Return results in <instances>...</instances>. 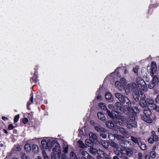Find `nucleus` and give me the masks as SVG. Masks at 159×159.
<instances>
[{"mask_svg":"<svg viewBox=\"0 0 159 159\" xmlns=\"http://www.w3.org/2000/svg\"><path fill=\"white\" fill-rule=\"evenodd\" d=\"M115 96L123 103V107H122L120 103L119 102H117L116 103V109L118 111H120L126 114H129L130 113H131L133 115H134L135 113L139 112V110L137 107H135L134 109L131 107L132 105H134V103H131L127 97L120 94L118 93L115 94Z\"/></svg>","mask_w":159,"mask_h":159,"instance_id":"1","label":"nucleus"},{"mask_svg":"<svg viewBox=\"0 0 159 159\" xmlns=\"http://www.w3.org/2000/svg\"><path fill=\"white\" fill-rule=\"evenodd\" d=\"M41 143L43 148L49 152H50L53 148L52 152L51 154V159L60 158L61 155L60 146L59 144L55 141L46 138L41 140Z\"/></svg>","mask_w":159,"mask_h":159,"instance_id":"2","label":"nucleus"},{"mask_svg":"<svg viewBox=\"0 0 159 159\" xmlns=\"http://www.w3.org/2000/svg\"><path fill=\"white\" fill-rule=\"evenodd\" d=\"M115 112H117L115 111H112L111 112L109 110H107V113L108 116L111 118L114 119L120 125L123 126L127 123V127L129 129L137 126V123L135 121V118L134 117H129V118L126 119L124 116L115 114Z\"/></svg>","mask_w":159,"mask_h":159,"instance_id":"3","label":"nucleus"},{"mask_svg":"<svg viewBox=\"0 0 159 159\" xmlns=\"http://www.w3.org/2000/svg\"><path fill=\"white\" fill-rule=\"evenodd\" d=\"M155 118L154 115H152L151 112L149 110H144V114L142 117L143 120L146 122L151 123L152 122V120Z\"/></svg>","mask_w":159,"mask_h":159,"instance_id":"4","label":"nucleus"},{"mask_svg":"<svg viewBox=\"0 0 159 159\" xmlns=\"http://www.w3.org/2000/svg\"><path fill=\"white\" fill-rule=\"evenodd\" d=\"M136 82L139 88L144 92L147 91V87L145 81L140 77H138L136 78Z\"/></svg>","mask_w":159,"mask_h":159,"instance_id":"5","label":"nucleus"},{"mask_svg":"<svg viewBox=\"0 0 159 159\" xmlns=\"http://www.w3.org/2000/svg\"><path fill=\"white\" fill-rule=\"evenodd\" d=\"M124 89H125L126 94H128L132 91H133V92H134V90L137 89V88L136 83L133 82L132 84H127L125 87H124Z\"/></svg>","mask_w":159,"mask_h":159,"instance_id":"6","label":"nucleus"},{"mask_svg":"<svg viewBox=\"0 0 159 159\" xmlns=\"http://www.w3.org/2000/svg\"><path fill=\"white\" fill-rule=\"evenodd\" d=\"M126 84V80L125 78H122L120 80V81H117L115 82V86L116 87L121 91L124 89V86Z\"/></svg>","mask_w":159,"mask_h":159,"instance_id":"7","label":"nucleus"},{"mask_svg":"<svg viewBox=\"0 0 159 159\" xmlns=\"http://www.w3.org/2000/svg\"><path fill=\"white\" fill-rule=\"evenodd\" d=\"M90 152L93 155H95L96 153H98V155L101 156V157H103L105 156V153H104V152L102 151L101 150L99 149L97 150V149L94 148H91L89 150Z\"/></svg>","mask_w":159,"mask_h":159,"instance_id":"8","label":"nucleus"},{"mask_svg":"<svg viewBox=\"0 0 159 159\" xmlns=\"http://www.w3.org/2000/svg\"><path fill=\"white\" fill-rule=\"evenodd\" d=\"M118 128L116 129V130H115L114 132L115 133H117L118 130H119V131L124 135L125 136L126 138H129L130 136L129 134L127 133L126 130L122 127H120L118 126Z\"/></svg>","mask_w":159,"mask_h":159,"instance_id":"9","label":"nucleus"},{"mask_svg":"<svg viewBox=\"0 0 159 159\" xmlns=\"http://www.w3.org/2000/svg\"><path fill=\"white\" fill-rule=\"evenodd\" d=\"M151 75L153 76L156 73L157 70V67L156 63L155 61H152L151 64Z\"/></svg>","mask_w":159,"mask_h":159,"instance_id":"10","label":"nucleus"},{"mask_svg":"<svg viewBox=\"0 0 159 159\" xmlns=\"http://www.w3.org/2000/svg\"><path fill=\"white\" fill-rule=\"evenodd\" d=\"M106 126L109 129H112L113 130L115 131L116 130V129L118 128V126L116 125H114V124L111 121H107L106 122Z\"/></svg>","mask_w":159,"mask_h":159,"instance_id":"11","label":"nucleus"},{"mask_svg":"<svg viewBox=\"0 0 159 159\" xmlns=\"http://www.w3.org/2000/svg\"><path fill=\"white\" fill-rule=\"evenodd\" d=\"M120 151L122 153L126 154L129 157H131L132 155L133 152L130 150H127L125 148L123 147L120 148Z\"/></svg>","mask_w":159,"mask_h":159,"instance_id":"12","label":"nucleus"},{"mask_svg":"<svg viewBox=\"0 0 159 159\" xmlns=\"http://www.w3.org/2000/svg\"><path fill=\"white\" fill-rule=\"evenodd\" d=\"M105 97L106 100L110 102H112L113 100V96L110 93H106L105 95Z\"/></svg>","mask_w":159,"mask_h":159,"instance_id":"13","label":"nucleus"},{"mask_svg":"<svg viewBox=\"0 0 159 159\" xmlns=\"http://www.w3.org/2000/svg\"><path fill=\"white\" fill-rule=\"evenodd\" d=\"M97 116L98 119L103 121L106 120V118L104 114L101 112H98L97 113Z\"/></svg>","mask_w":159,"mask_h":159,"instance_id":"14","label":"nucleus"},{"mask_svg":"<svg viewBox=\"0 0 159 159\" xmlns=\"http://www.w3.org/2000/svg\"><path fill=\"white\" fill-rule=\"evenodd\" d=\"M133 93L134 100L136 101H138L139 100V95L138 89L134 90Z\"/></svg>","mask_w":159,"mask_h":159,"instance_id":"15","label":"nucleus"},{"mask_svg":"<svg viewBox=\"0 0 159 159\" xmlns=\"http://www.w3.org/2000/svg\"><path fill=\"white\" fill-rule=\"evenodd\" d=\"M131 140L135 143L139 145V143L141 142V139L139 138L134 137L133 136H130Z\"/></svg>","mask_w":159,"mask_h":159,"instance_id":"16","label":"nucleus"},{"mask_svg":"<svg viewBox=\"0 0 159 159\" xmlns=\"http://www.w3.org/2000/svg\"><path fill=\"white\" fill-rule=\"evenodd\" d=\"M153 79L152 81V84H154L155 85H157L159 83V79L157 76L156 75L153 76Z\"/></svg>","mask_w":159,"mask_h":159,"instance_id":"17","label":"nucleus"},{"mask_svg":"<svg viewBox=\"0 0 159 159\" xmlns=\"http://www.w3.org/2000/svg\"><path fill=\"white\" fill-rule=\"evenodd\" d=\"M89 135L90 137V139L92 141H95V140L97 139V136L94 133L92 132H90L89 133Z\"/></svg>","mask_w":159,"mask_h":159,"instance_id":"18","label":"nucleus"},{"mask_svg":"<svg viewBox=\"0 0 159 159\" xmlns=\"http://www.w3.org/2000/svg\"><path fill=\"white\" fill-rule=\"evenodd\" d=\"M139 104L142 107H144L147 105V102L145 99H140L139 102Z\"/></svg>","mask_w":159,"mask_h":159,"instance_id":"19","label":"nucleus"},{"mask_svg":"<svg viewBox=\"0 0 159 159\" xmlns=\"http://www.w3.org/2000/svg\"><path fill=\"white\" fill-rule=\"evenodd\" d=\"M24 148L25 150L28 152L31 151V148L30 145L29 143H27L25 145Z\"/></svg>","mask_w":159,"mask_h":159,"instance_id":"20","label":"nucleus"},{"mask_svg":"<svg viewBox=\"0 0 159 159\" xmlns=\"http://www.w3.org/2000/svg\"><path fill=\"white\" fill-rule=\"evenodd\" d=\"M98 106L101 109L104 110H106L107 111V110H108V109H107L106 105L104 103L102 102H100L99 103Z\"/></svg>","mask_w":159,"mask_h":159,"instance_id":"21","label":"nucleus"},{"mask_svg":"<svg viewBox=\"0 0 159 159\" xmlns=\"http://www.w3.org/2000/svg\"><path fill=\"white\" fill-rule=\"evenodd\" d=\"M139 146L141 149L143 150H145L146 149L147 146L146 145L145 143H142L141 141L139 143Z\"/></svg>","mask_w":159,"mask_h":159,"instance_id":"22","label":"nucleus"},{"mask_svg":"<svg viewBox=\"0 0 159 159\" xmlns=\"http://www.w3.org/2000/svg\"><path fill=\"white\" fill-rule=\"evenodd\" d=\"M95 129L98 132H103L105 131V129L104 128H102L101 126H95Z\"/></svg>","mask_w":159,"mask_h":159,"instance_id":"23","label":"nucleus"},{"mask_svg":"<svg viewBox=\"0 0 159 159\" xmlns=\"http://www.w3.org/2000/svg\"><path fill=\"white\" fill-rule=\"evenodd\" d=\"M149 104L148 106L151 107V106H153V104H155L154 103V101L151 98H148L147 100Z\"/></svg>","mask_w":159,"mask_h":159,"instance_id":"24","label":"nucleus"},{"mask_svg":"<svg viewBox=\"0 0 159 159\" xmlns=\"http://www.w3.org/2000/svg\"><path fill=\"white\" fill-rule=\"evenodd\" d=\"M32 150L34 152H37L39 150L38 146L35 144H33L32 146Z\"/></svg>","mask_w":159,"mask_h":159,"instance_id":"25","label":"nucleus"},{"mask_svg":"<svg viewBox=\"0 0 159 159\" xmlns=\"http://www.w3.org/2000/svg\"><path fill=\"white\" fill-rule=\"evenodd\" d=\"M109 144L110 146L115 148H116L117 149L119 148V146L116 143L113 141L110 142Z\"/></svg>","mask_w":159,"mask_h":159,"instance_id":"26","label":"nucleus"},{"mask_svg":"<svg viewBox=\"0 0 159 159\" xmlns=\"http://www.w3.org/2000/svg\"><path fill=\"white\" fill-rule=\"evenodd\" d=\"M115 136L116 137V138L119 140H122L124 141L125 139V138L124 136L121 135H119L117 134H115Z\"/></svg>","mask_w":159,"mask_h":159,"instance_id":"27","label":"nucleus"},{"mask_svg":"<svg viewBox=\"0 0 159 159\" xmlns=\"http://www.w3.org/2000/svg\"><path fill=\"white\" fill-rule=\"evenodd\" d=\"M83 157L84 159H88L89 158V154L85 151H84L82 152Z\"/></svg>","mask_w":159,"mask_h":159,"instance_id":"28","label":"nucleus"},{"mask_svg":"<svg viewBox=\"0 0 159 159\" xmlns=\"http://www.w3.org/2000/svg\"><path fill=\"white\" fill-rule=\"evenodd\" d=\"M78 146L80 148H84L86 147L84 144L81 140H79L78 142Z\"/></svg>","mask_w":159,"mask_h":159,"instance_id":"29","label":"nucleus"},{"mask_svg":"<svg viewBox=\"0 0 159 159\" xmlns=\"http://www.w3.org/2000/svg\"><path fill=\"white\" fill-rule=\"evenodd\" d=\"M102 143V146L105 148H107L109 146L108 143L105 140H103Z\"/></svg>","mask_w":159,"mask_h":159,"instance_id":"30","label":"nucleus"},{"mask_svg":"<svg viewBox=\"0 0 159 159\" xmlns=\"http://www.w3.org/2000/svg\"><path fill=\"white\" fill-rule=\"evenodd\" d=\"M115 134L113 135L111 133L108 134V138L110 140L112 141L114 140L115 139Z\"/></svg>","mask_w":159,"mask_h":159,"instance_id":"31","label":"nucleus"},{"mask_svg":"<svg viewBox=\"0 0 159 159\" xmlns=\"http://www.w3.org/2000/svg\"><path fill=\"white\" fill-rule=\"evenodd\" d=\"M92 142L91 140L86 139L85 141L86 144L88 146H91L92 145Z\"/></svg>","mask_w":159,"mask_h":159,"instance_id":"32","label":"nucleus"},{"mask_svg":"<svg viewBox=\"0 0 159 159\" xmlns=\"http://www.w3.org/2000/svg\"><path fill=\"white\" fill-rule=\"evenodd\" d=\"M152 109L155 110L157 111H159V107L157 106L155 104H153V106H151Z\"/></svg>","mask_w":159,"mask_h":159,"instance_id":"33","label":"nucleus"},{"mask_svg":"<svg viewBox=\"0 0 159 159\" xmlns=\"http://www.w3.org/2000/svg\"><path fill=\"white\" fill-rule=\"evenodd\" d=\"M150 156L152 158H154L156 156L155 152L154 151H151L150 152Z\"/></svg>","mask_w":159,"mask_h":159,"instance_id":"34","label":"nucleus"},{"mask_svg":"<svg viewBox=\"0 0 159 159\" xmlns=\"http://www.w3.org/2000/svg\"><path fill=\"white\" fill-rule=\"evenodd\" d=\"M33 96L32 95L30 98V102H28L27 104V107H28L33 102Z\"/></svg>","mask_w":159,"mask_h":159,"instance_id":"35","label":"nucleus"},{"mask_svg":"<svg viewBox=\"0 0 159 159\" xmlns=\"http://www.w3.org/2000/svg\"><path fill=\"white\" fill-rule=\"evenodd\" d=\"M68 145L64 146L63 147V152L65 153H66L68 152Z\"/></svg>","mask_w":159,"mask_h":159,"instance_id":"36","label":"nucleus"},{"mask_svg":"<svg viewBox=\"0 0 159 159\" xmlns=\"http://www.w3.org/2000/svg\"><path fill=\"white\" fill-rule=\"evenodd\" d=\"M140 97L141 98V99H145L146 98L145 95L144 93L140 92Z\"/></svg>","mask_w":159,"mask_h":159,"instance_id":"37","label":"nucleus"},{"mask_svg":"<svg viewBox=\"0 0 159 159\" xmlns=\"http://www.w3.org/2000/svg\"><path fill=\"white\" fill-rule=\"evenodd\" d=\"M21 157L22 159H28L29 157L27 156L25 153H22L21 154Z\"/></svg>","mask_w":159,"mask_h":159,"instance_id":"38","label":"nucleus"},{"mask_svg":"<svg viewBox=\"0 0 159 159\" xmlns=\"http://www.w3.org/2000/svg\"><path fill=\"white\" fill-rule=\"evenodd\" d=\"M155 86H156V85L154 84H152V83L151 82L148 85V88L150 89H152Z\"/></svg>","mask_w":159,"mask_h":159,"instance_id":"39","label":"nucleus"},{"mask_svg":"<svg viewBox=\"0 0 159 159\" xmlns=\"http://www.w3.org/2000/svg\"><path fill=\"white\" fill-rule=\"evenodd\" d=\"M138 67H134L133 69V70L134 72L137 75H138Z\"/></svg>","mask_w":159,"mask_h":159,"instance_id":"40","label":"nucleus"},{"mask_svg":"<svg viewBox=\"0 0 159 159\" xmlns=\"http://www.w3.org/2000/svg\"><path fill=\"white\" fill-rule=\"evenodd\" d=\"M42 153H43V157L44 158L48 157V156L47 155V153H46L45 151L43 150L42 151Z\"/></svg>","mask_w":159,"mask_h":159,"instance_id":"41","label":"nucleus"},{"mask_svg":"<svg viewBox=\"0 0 159 159\" xmlns=\"http://www.w3.org/2000/svg\"><path fill=\"white\" fill-rule=\"evenodd\" d=\"M19 118V115H16L14 119V122H16L18 120Z\"/></svg>","mask_w":159,"mask_h":159,"instance_id":"42","label":"nucleus"},{"mask_svg":"<svg viewBox=\"0 0 159 159\" xmlns=\"http://www.w3.org/2000/svg\"><path fill=\"white\" fill-rule=\"evenodd\" d=\"M153 139L154 141H157L158 140V136L156 135H154L153 136Z\"/></svg>","mask_w":159,"mask_h":159,"instance_id":"43","label":"nucleus"},{"mask_svg":"<svg viewBox=\"0 0 159 159\" xmlns=\"http://www.w3.org/2000/svg\"><path fill=\"white\" fill-rule=\"evenodd\" d=\"M28 121V119L26 118H24L23 120V123L24 124L27 123Z\"/></svg>","mask_w":159,"mask_h":159,"instance_id":"44","label":"nucleus"},{"mask_svg":"<svg viewBox=\"0 0 159 159\" xmlns=\"http://www.w3.org/2000/svg\"><path fill=\"white\" fill-rule=\"evenodd\" d=\"M108 108L111 110H113L114 108V107L112 104H110L108 106Z\"/></svg>","mask_w":159,"mask_h":159,"instance_id":"45","label":"nucleus"},{"mask_svg":"<svg viewBox=\"0 0 159 159\" xmlns=\"http://www.w3.org/2000/svg\"><path fill=\"white\" fill-rule=\"evenodd\" d=\"M61 159H67V157L66 155L65 154H62L61 155Z\"/></svg>","mask_w":159,"mask_h":159,"instance_id":"46","label":"nucleus"},{"mask_svg":"<svg viewBox=\"0 0 159 159\" xmlns=\"http://www.w3.org/2000/svg\"><path fill=\"white\" fill-rule=\"evenodd\" d=\"M138 155L139 159H142L143 155L142 154L141 152H139Z\"/></svg>","mask_w":159,"mask_h":159,"instance_id":"47","label":"nucleus"},{"mask_svg":"<svg viewBox=\"0 0 159 159\" xmlns=\"http://www.w3.org/2000/svg\"><path fill=\"white\" fill-rule=\"evenodd\" d=\"M114 152L116 155L119 156L120 152L118 150H116L114 151Z\"/></svg>","mask_w":159,"mask_h":159,"instance_id":"48","label":"nucleus"},{"mask_svg":"<svg viewBox=\"0 0 159 159\" xmlns=\"http://www.w3.org/2000/svg\"><path fill=\"white\" fill-rule=\"evenodd\" d=\"M8 127L9 130H12L14 128V127L12 125L10 124L9 125Z\"/></svg>","mask_w":159,"mask_h":159,"instance_id":"49","label":"nucleus"},{"mask_svg":"<svg viewBox=\"0 0 159 159\" xmlns=\"http://www.w3.org/2000/svg\"><path fill=\"white\" fill-rule=\"evenodd\" d=\"M148 141L149 142L151 143H152L154 141L153 138H149L148 139Z\"/></svg>","mask_w":159,"mask_h":159,"instance_id":"50","label":"nucleus"},{"mask_svg":"<svg viewBox=\"0 0 159 159\" xmlns=\"http://www.w3.org/2000/svg\"><path fill=\"white\" fill-rule=\"evenodd\" d=\"M70 154L71 156L74 157V159H77L75 153L73 152H71Z\"/></svg>","mask_w":159,"mask_h":159,"instance_id":"51","label":"nucleus"},{"mask_svg":"<svg viewBox=\"0 0 159 159\" xmlns=\"http://www.w3.org/2000/svg\"><path fill=\"white\" fill-rule=\"evenodd\" d=\"M145 159H150V157L149 155L147 154L145 156Z\"/></svg>","mask_w":159,"mask_h":159,"instance_id":"52","label":"nucleus"},{"mask_svg":"<svg viewBox=\"0 0 159 159\" xmlns=\"http://www.w3.org/2000/svg\"><path fill=\"white\" fill-rule=\"evenodd\" d=\"M118 69L114 71V73H115V74H116V75H118V76H119V72L118 71Z\"/></svg>","mask_w":159,"mask_h":159,"instance_id":"53","label":"nucleus"},{"mask_svg":"<svg viewBox=\"0 0 159 159\" xmlns=\"http://www.w3.org/2000/svg\"><path fill=\"white\" fill-rule=\"evenodd\" d=\"M97 99H98L99 100H101L102 99V97L100 95H98L97 97Z\"/></svg>","mask_w":159,"mask_h":159,"instance_id":"54","label":"nucleus"},{"mask_svg":"<svg viewBox=\"0 0 159 159\" xmlns=\"http://www.w3.org/2000/svg\"><path fill=\"white\" fill-rule=\"evenodd\" d=\"M105 157V156L104 157H103L101 156L100 155L97 156V158L98 159H102L101 158H103L104 157Z\"/></svg>","mask_w":159,"mask_h":159,"instance_id":"55","label":"nucleus"},{"mask_svg":"<svg viewBox=\"0 0 159 159\" xmlns=\"http://www.w3.org/2000/svg\"><path fill=\"white\" fill-rule=\"evenodd\" d=\"M2 119L4 120H8V118L7 117L5 116H2Z\"/></svg>","mask_w":159,"mask_h":159,"instance_id":"56","label":"nucleus"},{"mask_svg":"<svg viewBox=\"0 0 159 159\" xmlns=\"http://www.w3.org/2000/svg\"><path fill=\"white\" fill-rule=\"evenodd\" d=\"M104 158H105V159H111V158H110L109 157H107L106 156V154H105V157H104Z\"/></svg>","mask_w":159,"mask_h":159,"instance_id":"57","label":"nucleus"},{"mask_svg":"<svg viewBox=\"0 0 159 159\" xmlns=\"http://www.w3.org/2000/svg\"><path fill=\"white\" fill-rule=\"evenodd\" d=\"M113 159H119V158L117 156H115L113 157Z\"/></svg>","mask_w":159,"mask_h":159,"instance_id":"58","label":"nucleus"},{"mask_svg":"<svg viewBox=\"0 0 159 159\" xmlns=\"http://www.w3.org/2000/svg\"><path fill=\"white\" fill-rule=\"evenodd\" d=\"M20 150V147L18 146L17 147V149L16 150L17 151H19Z\"/></svg>","mask_w":159,"mask_h":159,"instance_id":"59","label":"nucleus"},{"mask_svg":"<svg viewBox=\"0 0 159 159\" xmlns=\"http://www.w3.org/2000/svg\"><path fill=\"white\" fill-rule=\"evenodd\" d=\"M107 137V136L106 135H105L104 134V135H103L102 136V138H103V139H105Z\"/></svg>","mask_w":159,"mask_h":159,"instance_id":"60","label":"nucleus"},{"mask_svg":"<svg viewBox=\"0 0 159 159\" xmlns=\"http://www.w3.org/2000/svg\"><path fill=\"white\" fill-rule=\"evenodd\" d=\"M4 131L5 134H7L8 133L6 129H4Z\"/></svg>","mask_w":159,"mask_h":159,"instance_id":"61","label":"nucleus"},{"mask_svg":"<svg viewBox=\"0 0 159 159\" xmlns=\"http://www.w3.org/2000/svg\"><path fill=\"white\" fill-rule=\"evenodd\" d=\"M32 81L33 82H36V81L35 80H34L33 79H32Z\"/></svg>","mask_w":159,"mask_h":159,"instance_id":"62","label":"nucleus"},{"mask_svg":"<svg viewBox=\"0 0 159 159\" xmlns=\"http://www.w3.org/2000/svg\"><path fill=\"white\" fill-rule=\"evenodd\" d=\"M38 159H41V157H40V156H38Z\"/></svg>","mask_w":159,"mask_h":159,"instance_id":"63","label":"nucleus"},{"mask_svg":"<svg viewBox=\"0 0 159 159\" xmlns=\"http://www.w3.org/2000/svg\"><path fill=\"white\" fill-rule=\"evenodd\" d=\"M124 159H128V158L126 157H124Z\"/></svg>","mask_w":159,"mask_h":159,"instance_id":"64","label":"nucleus"}]
</instances>
